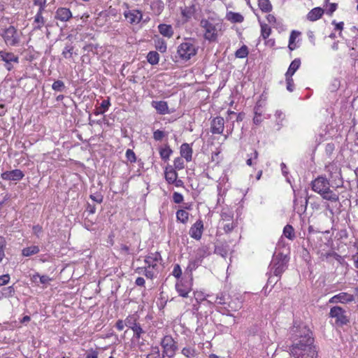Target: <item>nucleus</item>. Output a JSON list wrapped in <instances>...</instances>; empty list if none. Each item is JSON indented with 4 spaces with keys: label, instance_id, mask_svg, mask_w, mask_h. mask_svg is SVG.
Masks as SVG:
<instances>
[{
    "label": "nucleus",
    "instance_id": "nucleus-8",
    "mask_svg": "<svg viewBox=\"0 0 358 358\" xmlns=\"http://www.w3.org/2000/svg\"><path fill=\"white\" fill-rule=\"evenodd\" d=\"M161 345L163 348V354H165L169 357L174 356L177 346L171 336H164L162 339Z\"/></svg>",
    "mask_w": 358,
    "mask_h": 358
},
{
    "label": "nucleus",
    "instance_id": "nucleus-16",
    "mask_svg": "<svg viewBox=\"0 0 358 358\" xmlns=\"http://www.w3.org/2000/svg\"><path fill=\"white\" fill-rule=\"evenodd\" d=\"M224 129V120L222 117H214L210 122V131L213 134H222Z\"/></svg>",
    "mask_w": 358,
    "mask_h": 358
},
{
    "label": "nucleus",
    "instance_id": "nucleus-2",
    "mask_svg": "<svg viewBox=\"0 0 358 358\" xmlns=\"http://www.w3.org/2000/svg\"><path fill=\"white\" fill-rule=\"evenodd\" d=\"M200 27L203 29V38L209 42H217L218 37L224 31V25L222 20L213 17L203 18L200 21Z\"/></svg>",
    "mask_w": 358,
    "mask_h": 358
},
{
    "label": "nucleus",
    "instance_id": "nucleus-28",
    "mask_svg": "<svg viewBox=\"0 0 358 358\" xmlns=\"http://www.w3.org/2000/svg\"><path fill=\"white\" fill-rule=\"evenodd\" d=\"M159 153L161 159L164 162H167L173 154V150L169 145L165 144L164 146L159 148Z\"/></svg>",
    "mask_w": 358,
    "mask_h": 358
},
{
    "label": "nucleus",
    "instance_id": "nucleus-32",
    "mask_svg": "<svg viewBox=\"0 0 358 358\" xmlns=\"http://www.w3.org/2000/svg\"><path fill=\"white\" fill-rule=\"evenodd\" d=\"M176 220L182 224H187L189 219V213L185 209H178L176 213Z\"/></svg>",
    "mask_w": 358,
    "mask_h": 358
},
{
    "label": "nucleus",
    "instance_id": "nucleus-58",
    "mask_svg": "<svg viewBox=\"0 0 358 358\" xmlns=\"http://www.w3.org/2000/svg\"><path fill=\"white\" fill-rule=\"evenodd\" d=\"M184 200V197L182 194L175 192L173 194V201L175 203H181Z\"/></svg>",
    "mask_w": 358,
    "mask_h": 358
},
{
    "label": "nucleus",
    "instance_id": "nucleus-36",
    "mask_svg": "<svg viewBox=\"0 0 358 358\" xmlns=\"http://www.w3.org/2000/svg\"><path fill=\"white\" fill-rule=\"evenodd\" d=\"M110 106V98L108 97L107 99H105L101 102L100 107L96 108V111L94 113V114L96 115L103 114L109 109Z\"/></svg>",
    "mask_w": 358,
    "mask_h": 358
},
{
    "label": "nucleus",
    "instance_id": "nucleus-46",
    "mask_svg": "<svg viewBox=\"0 0 358 358\" xmlns=\"http://www.w3.org/2000/svg\"><path fill=\"white\" fill-rule=\"evenodd\" d=\"M6 248V238L3 236H0V263L2 262V260L5 257Z\"/></svg>",
    "mask_w": 358,
    "mask_h": 358
},
{
    "label": "nucleus",
    "instance_id": "nucleus-44",
    "mask_svg": "<svg viewBox=\"0 0 358 358\" xmlns=\"http://www.w3.org/2000/svg\"><path fill=\"white\" fill-rule=\"evenodd\" d=\"M155 48L161 52H165L167 49L166 43L162 38H157L155 41Z\"/></svg>",
    "mask_w": 358,
    "mask_h": 358
},
{
    "label": "nucleus",
    "instance_id": "nucleus-5",
    "mask_svg": "<svg viewBox=\"0 0 358 358\" xmlns=\"http://www.w3.org/2000/svg\"><path fill=\"white\" fill-rule=\"evenodd\" d=\"M22 34L15 26L10 25L2 29L1 36L7 45L17 46L20 42Z\"/></svg>",
    "mask_w": 358,
    "mask_h": 358
},
{
    "label": "nucleus",
    "instance_id": "nucleus-38",
    "mask_svg": "<svg viewBox=\"0 0 358 358\" xmlns=\"http://www.w3.org/2000/svg\"><path fill=\"white\" fill-rule=\"evenodd\" d=\"M283 235L288 239L293 241L295 238L293 227L290 224H287L283 229Z\"/></svg>",
    "mask_w": 358,
    "mask_h": 358
},
{
    "label": "nucleus",
    "instance_id": "nucleus-29",
    "mask_svg": "<svg viewBox=\"0 0 358 358\" xmlns=\"http://www.w3.org/2000/svg\"><path fill=\"white\" fill-rule=\"evenodd\" d=\"M226 19L231 23H241L244 21V17L242 14L233 11L227 13Z\"/></svg>",
    "mask_w": 358,
    "mask_h": 358
},
{
    "label": "nucleus",
    "instance_id": "nucleus-14",
    "mask_svg": "<svg viewBox=\"0 0 358 358\" xmlns=\"http://www.w3.org/2000/svg\"><path fill=\"white\" fill-rule=\"evenodd\" d=\"M203 230V222L201 219H199L191 226L189 234L191 238L199 241L202 237Z\"/></svg>",
    "mask_w": 358,
    "mask_h": 358
},
{
    "label": "nucleus",
    "instance_id": "nucleus-45",
    "mask_svg": "<svg viewBox=\"0 0 358 358\" xmlns=\"http://www.w3.org/2000/svg\"><path fill=\"white\" fill-rule=\"evenodd\" d=\"M201 259H195L190 260L187 266V271L192 273L193 271L196 270L199 267V266L201 264Z\"/></svg>",
    "mask_w": 358,
    "mask_h": 358
},
{
    "label": "nucleus",
    "instance_id": "nucleus-26",
    "mask_svg": "<svg viewBox=\"0 0 358 358\" xmlns=\"http://www.w3.org/2000/svg\"><path fill=\"white\" fill-rule=\"evenodd\" d=\"M44 11H37L34 16L33 22V30H41L45 23V20L43 16Z\"/></svg>",
    "mask_w": 358,
    "mask_h": 358
},
{
    "label": "nucleus",
    "instance_id": "nucleus-1",
    "mask_svg": "<svg viewBox=\"0 0 358 358\" xmlns=\"http://www.w3.org/2000/svg\"><path fill=\"white\" fill-rule=\"evenodd\" d=\"M296 336L299 339H295L290 346V355L294 358H317L312 332L306 327H303Z\"/></svg>",
    "mask_w": 358,
    "mask_h": 358
},
{
    "label": "nucleus",
    "instance_id": "nucleus-41",
    "mask_svg": "<svg viewBox=\"0 0 358 358\" xmlns=\"http://www.w3.org/2000/svg\"><path fill=\"white\" fill-rule=\"evenodd\" d=\"M185 167V164L183 158L178 157L174 159L172 168H174L178 171L184 169Z\"/></svg>",
    "mask_w": 358,
    "mask_h": 358
},
{
    "label": "nucleus",
    "instance_id": "nucleus-19",
    "mask_svg": "<svg viewBox=\"0 0 358 358\" xmlns=\"http://www.w3.org/2000/svg\"><path fill=\"white\" fill-rule=\"evenodd\" d=\"M329 315L331 317L336 318L337 322H340L342 324H346L348 322L347 317L345 315V310L340 306L331 308Z\"/></svg>",
    "mask_w": 358,
    "mask_h": 358
},
{
    "label": "nucleus",
    "instance_id": "nucleus-3",
    "mask_svg": "<svg viewBox=\"0 0 358 358\" xmlns=\"http://www.w3.org/2000/svg\"><path fill=\"white\" fill-rule=\"evenodd\" d=\"M162 261V256L159 252H152L145 256L144 262L145 266L136 268V272L143 273L144 275L149 279H153L159 273V265Z\"/></svg>",
    "mask_w": 358,
    "mask_h": 358
},
{
    "label": "nucleus",
    "instance_id": "nucleus-52",
    "mask_svg": "<svg viewBox=\"0 0 358 358\" xmlns=\"http://www.w3.org/2000/svg\"><path fill=\"white\" fill-rule=\"evenodd\" d=\"M166 136H167V134L162 130L157 129L153 132V138L156 141H162Z\"/></svg>",
    "mask_w": 358,
    "mask_h": 358
},
{
    "label": "nucleus",
    "instance_id": "nucleus-13",
    "mask_svg": "<svg viewBox=\"0 0 358 358\" xmlns=\"http://www.w3.org/2000/svg\"><path fill=\"white\" fill-rule=\"evenodd\" d=\"M124 17L131 24H138L143 18V13L138 9L127 10L123 13Z\"/></svg>",
    "mask_w": 358,
    "mask_h": 358
},
{
    "label": "nucleus",
    "instance_id": "nucleus-25",
    "mask_svg": "<svg viewBox=\"0 0 358 358\" xmlns=\"http://www.w3.org/2000/svg\"><path fill=\"white\" fill-rule=\"evenodd\" d=\"M152 106L156 109L157 113L160 115H165L169 113V106L166 101H153Z\"/></svg>",
    "mask_w": 358,
    "mask_h": 358
},
{
    "label": "nucleus",
    "instance_id": "nucleus-11",
    "mask_svg": "<svg viewBox=\"0 0 358 358\" xmlns=\"http://www.w3.org/2000/svg\"><path fill=\"white\" fill-rule=\"evenodd\" d=\"M329 181L325 177L318 176L311 182L312 189L317 194H322L324 190H329Z\"/></svg>",
    "mask_w": 358,
    "mask_h": 358
},
{
    "label": "nucleus",
    "instance_id": "nucleus-12",
    "mask_svg": "<svg viewBox=\"0 0 358 358\" xmlns=\"http://www.w3.org/2000/svg\"><path fill=\"white\" fill-rule=\"evenodd\" d=\"M176 289L179 296L187 298L192 290V281L187 282L180 279L176 283Z\"/></svg>",
    "mask_w": 358,
    "mask_h": 358
},
{
    "label": "nucleus",
    "instance_id": "nucleus-50",
    "mask_svg": "<svg viewBox=\"0 0 358 358\" xmlns=\"http://www.w3.org/2000/svg\"><path fill=\"white\" fill-rule=\"evenodd\" d=\"M197 255H199V257L196 259H201L202 261L204 257H207L209 255L208 248L205 246L199 248L197 250Z\"/></svg>",
    "mask_w": 358,
    "mask_h": 358
},
{
    "label": "nucleus",
    "instance_id": "nucleus-21",
    "mask_svg": "<svg viewBox=\"0 0 358 358\" xmlns=\"http://www.w3.org/2000/svg\"><path fill=\"white\" fill-rule=\"evenodd\" d=\"M178 178V173L171 165H167L164 169V178L169 185H172V182Z\"/></svg>",
    "mask_w": 358,
    "mask_h": 358
},
{
    "label": "nucleus",
    "instance_id": "nucleus-33",
    "mask_svg": "<svg viewBox=\"0 0 358 358\" xmlns=\"http://www.w3.org/2000/svg\"><path fill=\"white\" fill-rule=\"evenodd\" d=\"M258 7L262 13H268L273 10L270 0H258Z\"/></svg>",
    "mask_w": 358,
    "mask_h": 358
},
{
    "label": "nucleus",
    "instance_id": "nucleus-17",
    "mask_svg": "<svg viewBox=\"0 0 358 358\" xmlns=\"http://www.w3.org/2000/svg\"><path fill=\"white\" fill-rule=\"evenodd\" d=\"M24 176V173L20 169L7 171L1 173V178L4 180L19 181Z\"/></svg>",
    "mask_w": 358,
    "mask_h": 358
},
{
    "label": "nucleus",
    "instance_id": "nucleus-9",
    "mask_svg": "<svg viewBox=\"0 0 358 358\" xmlns=\"http://www.w3.org/2000/svg\"><path fill=\"white\" fill-rule=\"evenodd\" d=\"M0 58L5 62L4 66L8 71H11L13 69L12 62L17 64L19 62V57L12 52L6 50H0Z\"/></svg>",
    "mask_w": 358,
    "mask_h": 358
},
{
    "label": "nucleus",
    "instance_id": "nucleus-43",
    "mask_svg": "<svg viewBox=\"0 0 358 358\" xmlns=\"http://www.w3.org/2000/svg\"><path fill=\"white\" fill-rule=\"evenodd\" d=\"M317 253L318 255H320V259L321 261H324L326 259H327L329 257H334L336 259H338L340 256L335 252H325V253H323V252H320V251H317Z\"/></svg>",
    "mask_w": 358,
    "mask_h": 358
},
{
    "label": "nucleus",
    "instance_id": "nucleus-48",
    "mask_svg": "<svg viewBox=\"0 0 358 358\" xmlns=\"http://www.w3.org/2000/svg\"><path fill=\"white\" fill-rule=\"evenodd\" d=\"M52 88L56 92H62L65 88L64 83L60 80H56L53 83Z\"/></svg>",
    "mask_w": 358,
    "mask_h": 358
},
{
    "label": "nucleus",
    "instance_id": "nucleus-63",
    "mask_svg": "<svg viewBox=\"0 0 358 358\" xmlns=\"http://www.w3.org/2000/svg\"><path fill=\"white\" fill-rule=\"evenodd\" d=\"M99 352L97 350L90 349L88 350L86 358H98Z\"/></svg>",
    "mask_w": 358,
    "mask_h": 358
},
{
    "label": "nucleus",
    "instance_id": "nucleus-64",
    "mask_svg": "<svg viewBox=\"0 0 358 358\" xmlns=\"http://www.w3.org/2000/svg\"><path fill=\"white\" fill-rule=\"evenodd\" d=\"M90 198L92 200H93L94 201H95V202H96V203H102V202H103V196H102V195H101V194H98V195H96V196L93 195V194H91V195L90 196Z\"/></svg>",
    "mask_w": 358,
    "mask_h": 358
},
{
    "label": "nucleus",
    "instance_id": "nucleus-42",
    "mask_svg": "<svg viewBox=\"0 0 358 358\" xmlns=\"http://www.w3.org/2000/svg\"><path fill=\"white\" fill-rule=\"evenodd\" d=\"M131 330L134 332V338L137 340H139L141 338L142 334L145 333L139 323L138 324L133 325Z\"/></svg>",
    "mask_w": 358,
    "mask_h": 358
},
{
    "label": "nucleus",
    "instance_id": "nucleus-57",
    "mask_svg": "<svg viewBox=\"0 0 358 358\" xmlns=\"http://www.w3.org/2000/svg\"><path fill=\"white\" fill-rule=\"evenodd\" d=\"M47 0H34V4L38 6V11H44L46 8Z\"/></svg>",
    "mask_w": 358,
    "mask_h": 358
},
{
    "label": "nucleus",
    "instance_id": "nucleus-24",
    "mask_svg": "<svg viewBox=\"0 0 358 358\" xmlns=\"http://www.w3.org/2000/svg\"><path fill=\"white\" fill-rule=\"evenodd\" d=\"M301 35V32L296 30H292L290 33L289 38V43H288V48L292 51L296 49L299 45H297L296 42L299 41V37Z\"/></svg>",
    "mask_w": 358,
    "mask_h": 358
},
{
    "label": "nucleus",
    "instance_id": "nucleus-23",
    "mask_svg": "<svg viewBox=\"0 0 358 358\" xmlns=\"http://www.w3.org/2000/svg\"><path fill=\"white\" fill-rule=\"evenodd\" d=\"M287 262L284 259H280L277 262H273V274L279 278L287 269Z\"/></svg>",
    "mask_w": 358,
    "mask_h": 358
},
{
    "label": "nucleus",
    "instance_id": "nucleus-6",
    "mask_svg": "<svg viewBox=\"0 0 358 358\" xmlns=\"http://www.w3.org/2000/svg\"><path fill=\"white\" fill-rule=\"evenodd\" d=\"M199 9V3L196 0H192L187 4L180 7V15L183 22H187L195 18Z\"/></svg>",
    "mask_w": 358,
    "mask_h": 358
},
{
    "label": "nucleus",
    "instance_id": "nucleus-20",
    "mask_svg": "<svg viewBox=\"0 0 358 358\" xmlns=\"http://www.w3.org/2000/svg\"><path fill=\"white\" fill-rule=\"evenodd\" d=\"M180 157L185 159L187 162H189L192 159L193 150L189 144L185 143L180 148Z\"/></svg>",
    "mask_w": 358,
    "mask_h": 358
},
{
    "label": "nucleus",
    "instance_id": "nucleus-40",
    "mask_svg": "<svg viewBox=\"0 0 358 358\" xmlns=\"http://www.w3.org/2000/svg\"><path fill=\"white\" fill-rule=\"evenodd\" d=\"M148 62L152 64L155 65L158 64L159 60V55L157 52L155 51H150L147 56Z\"/></svg>",
    "mask_w": 358,
    "mask_h": 358
},
{
    "label": "nucleus",
    "instance_id": "nucleus-61",
    "mask_svg": "<svg viewBox=\"0 0 358 358\" xmlns=\"http://www.w3.org/2000/svg\"><path fill=\"white\" fill-rule=\"evenodd\" d=\"M266 18L268 22L271 25L275 26V24H277V19L273 14H268Z\"/></svg>",
    "mask_w": 358,
    "mask_h": 358
},
{
    "label": "nucleus",
    "instance_id": "nucleus-7",
    "mask_svg": "<svg viewBox=\"0 0 358 358\" xmlns=\"http://www.w3.org/2000/svg\"><path fill=\"white\" fill-rule=\"evenodd\" d=\"M243 306V302L238 297L231 299L230 301L227 303L225 306H218L217 310L222 315L227 316H234L231 312H236Z\"/></svg>",
    "mask_w": 358,
    "mask_h": 358
},
{
    "label": "nucleus",
    "instance_id": "nucleus-56",
    "mask_svg": "<svg viewBox=\"0 0 358 358\" xmlns=\"http://www.w3.org/2000/svg\"><path fill=\"white\" fill-rule=\"evenodd\" d=\"M136 318L133 315L128 316L124 320L125 326L129 327L131 329V327L134 324H138V323L136 322Z\"/></svg>",
    "mask_w": 358,
    "mask_h": 358
},
{
    "label": "nucleus",
    "instance_id": "nucleus-55",
    "mask_svg": "<svg viewBox=\"0 0 358 358\" xmlns=\"http://www.w3.org/2000/svg\"><path fill=\"white\" fill-rule=\"evenodd\" d=\"M125 155L127 160L129 161L131 163H135L136 162V154L132 150L127 149Z\"/></svg>",
    "mask_w": 358,
    "mask_h": 358
},
{
    "label": "nucleus",
    "instance_id": "nucleus-59",
    "mask_svg": "<svg viewBox=\"0 0 358 358\" xmlns=\"http://www.w3.org/2000/svg\"><path fill=\"white\" fill-rule=\"evenodd\" d=\"M235 227V224L233 221H229L223 226V229L225 233H230L233 231Z\"/></svg>",
    "mask_w": 358,
    "mask_h": 358
},
{
    "label": "nucleus",
    "instance_id": "nucleus-35",
    "mask_svg": "<svg viewBox=\"0 0 358 358\" xmlns=\"http://www.w3.org/2000/svg\"><path fill=\"white\" fill-rule=\"evenodd\" d=\"M40 251L39 247L37 245H31L24 248L22 250V255L24 257H30L31 255L38 254Z\"/></svg>",
    "mask_w": 358,
    "mask_h": 358
},
{
    "label": "nucleus",
    "instance_id": "nucleus-18",
    "mask_svg": "<svg viewBox=\"0 0 358 358\" xmlns=\"http://www.w3.org/2000/svg\"><path fill=\"white\" fill-rule=\"evenodd\" d=\"M73 17L71 10L65 7H59L55 11V19L66 22Z\"/></svg>",
    "mask_w": 358,
    "mask_h": 358
},
{
    "label": "nucleus",
    "instance_id": "nucleus-22",
    "mask_svg": "<svg viewBox=\"0 0 358 358\" xmlns=\"http://www.w3.org/2000/svg\"><path fill=\"white\" fill-rule=\"evenodd\" d=\"M324 10L320 7H315L311 9L306 15V19L310 22H315L323 16Z\"/></svg>",
    "mask_w": 358,
    "mask_h": 358
},
{
    "label": "nucleus",
    "instance_id": "nucleus-51",
    "mask_svg": "<svg viewBox=\"0 0 358 358\" xmlns=\"http://www.w3.org/2000/svg\"><path fill=\"white\" fill-rule=\"evenodd\" d=\"M292 76H289L288 74H285L287 90L289 92H292L294 90V80L292 78Z\"/></svg>",
    "mask_w": 358,
    "mask_h": 358
},
{
    "label": "nucleus",
    "instance_id": "nucleus-34",
    "mask_svg": "<svg viewBox=\"0 0 358 358\" xmlns=\"http://www.w3.org/2000/svg\"><path fill=\"white\" fill-rule=\"evenodd\" d=\"M301 66V59L299 58L294 59L290 64L287 71L285 74L293 76Z\"/></svg>",
    "mask_w": 358,
    "mask_h": 358
},
{
    "label": "nucleus",
    "instance_id": "nucleus-37",
    "mask_svg": "<svg viewBox=\"0 0 358 358\" xmlns=\"http://www.w3.org/2000/svg\"><path fill=\"white\" fill-rule=\"evenodd\" d=\"M260 27H261V36L264 40L267 39L270 36V35L271 34V32H272L271 27L265 22H260Z\"/></svg>",
    "mask_w": 358,
    "mask_h": 358
},
{
    "label": "nucleus",
    "instance_id": "nucleus-15",
    "mask_svg": "<svg viewBox=\"0 0 358 358\" xmlns=\"http://www.w3.org/2000/svg\"><path fill=\"white\" fill-rule=\"evenodd\" d=\"M355 301V296L348 292H340L329 299L330 303H348Z\"/></svg>",
    "mask_w": 358,
    "mask_h": 358
},
{
    "label": "nucleus",
    "instance_id": "nucleus-39",
    "mask_svg": "<svg viewBox=\"0 0 358 358\" xmlns=\"http://www.w3.org/2000/svg\"><path fill=\"white\" fill-rule=\"evenodd\" d=\"M249 54L248 48L245 45H243L239 49L235 52V56L237 58L243 59L248 57Z\"/></svg>",
    "mask_w": 358,
    "mask_h": 358
},
{
    "label": "nucleus",
    "instance_id": "nucleus-27",
    "mask_svg": "<svg viewBox=\"0 0 358 358\" xmlns=\"http://www.w3.org/2000/svg\"><path fill=\"white\" fill-rule=\"evenodd\" d=\"M158 30L163 36L170 38L173 37L174 31L171 25L166 24H159Z\"/></svg>",
    "mask_w": 358,
    "mask_h": 358
},
{
    "label": "nucleus",
    "instance_id": "nucleus-4",
    "mask_svg": "<svg viewBox=\"0 0 358 358\" xmlns=\"http://www.w3.org/2000/svg\"><path fill=\"white\" fill-rule=\"evenodd\" d=\"M199 50V46L192 38H185L177 48V54L180 60L187 62L195 57Z\"/></svg>",
    "mask_w": 358,
    "mask_h": 358
},
{
    "label": "nucleus",
    "instance_id": "nucleus-30",
    "mask_svg": "<svg viewBox=\"0 0 358 358\" xmlns=\"http://www.w3.org/2000/svg\"><path fill=\"white\" fill-rule=\"evenodd\" d=\"M320 195L322 199L331 202H337L339 200L338 194L331 190L330 189V186L329 187V190H324L322 194H320Z\"/></svg>",
    "mask_w": 358,
    "mask_h": 358
},
{
    "label": "nucleus",
    "instance_id": "nucleus-54",
    "mask_svg": "<svg viewBox=\"0 0 358 358\" xmlns=\"http://www.w3.org/2000/svg\"><path fill=\"white\" fill-rule=\"evenodd\" d=\"M172 275L178 280H180L182 276V269L179 264H177L174 265L173 269L172 271Z\"/></svg>",
    "mask_w": 358,
    "mask_h": 358
},
{
    "label": "nucleus",
    "instance_id": "nucleus-31",
    "mask_svg": "<svg viewBox=\"0 0 358 358\" xmlns=\"http://www.w3.org/2000/svg\"><path fill=\"white\" fill-rule=\"evenodd\" d=\"M259 157V152L256 149H252L251 152L247 154L246 164L249 166H253L257 164Z\"/></svg>",
    "mask_w": 358,
    "mask_h": 358
},
{
    "label": "nucleus",
    "instance_id": "nucleus-49",
    "mask_svg": "<svg viewBox=\"0 0 358 358\" xmlns=\"http://www.w3.org/2000/svg\"><path fill=\"white\" fill-rule=\"evenodd\" d=\"M73 52V47L71 45H67L63 50L62 55L66 59H71V58H72Z\"/></svg>",
    "mask_w": 358,
    "mask_h": 358
},
{
    "label": "nucleus",
    "instance_id": "nucleus-60",
    "mask_svg": "<svg viewBox=\"0 0 358 358\" xmlns=\"http://www.w3.org/2000/svg\"><path fill=\"white\" fill-rule=\"evenodd\" d=\"M338 5L336 3H330L328 5L327 9V13L329 15H331L334 12L336 11L337 9Z\"/></svg>",
    "mask_w": 358,
    "mask_h": 358
},
{
    "label": "nucleus",
    "instance_id": "nucleus-53",
    "mask_svg": "<svg viewBox=\"0 0 358 358\" xmlns=\"http://www.w3.org/2000/svg\"><path fill=\"white\" fill-rule=\"evenodd\" d=\"M146 358H160V352L158 347H152Z\"/></svg>",
    "mask_w": 358,
    "mask_h": 358
},
{
    "label": "nucleus",
    "instance_id": "nucleus-62",
    "mask_svg": "<svg viewBox=\"0 0 358 358\" xmlns=\"http://www.w3.org/2000/svg\"><path fill=\"white\" fill-rule=\"evenodd\" d=\"M10 280V275L8 274H4L0 276V286L5 285L8 283Z\"/></svg>",
    "mask_w": 358,
    "mask_h": 358
},
{
    "label": "nucleus",
    "instance_id": "nucleus-47",
    "mask_svg": "<svg viewBox=\"0 0 358 358\" xmlns=\"http://www.w3.org/2000/svg\"><path fill=\"white\" fill-rule=\"evenodd\" d=\"M182 354L187 358H191L195 357L196 350L194 348L185 347L182 350Z\"/></svg>",
    "mask_w": 358,
    "mask_h": 358
},
{
    "label": "nucleus",
    "instance_id": "nucleus-10",
    "mask_svg": "<svg viewBox=\"0 0 358 358\" xmlns=\"http://www.w3.org/2000/svg\"><path fill=\"white\" fill-rule=\"evenodd\" d=\"M267 118H268V117H267L265 113L263 103L258 101L254 107L253 123L256 125H259Z\"/></svg>",
    "mask_w": 358,
    "mask_h": 358
}]
</instances>
